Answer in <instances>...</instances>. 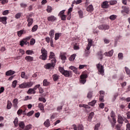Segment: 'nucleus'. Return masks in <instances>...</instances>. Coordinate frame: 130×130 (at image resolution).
Here are the masks:
<instances>
[{
  "label": "nucleus",
  "instance_id": "3c124183",
  "mask_svg": "<svg viewBox=\"0 0 130 130\" xmlns=\"http://www.w3.org/2000/svg\"><path fill=\"white\" fill-rule=\"evenodd\" d=\"M87 66V65L86 64H83V65L80 64L79 65V70H82V69H84V67H86Z\"/></svg>",
  "mask_w": 130,
  "mask_h": 130
},
{
  "label": "nucleus",
  "instance_id": "c9c22d12",
  "mask_svg": "<svg viewBox=\"0 0 130 130\" xmlns=\"http://www.w3.org/2000/svg\"><path fill=\"white\" fill-rule=\"evenodd\" d=\"M52 6H50L49 5H48L47 7V12L48 13H51V12H52Z\"/></svg>",
  "mask_w": 130,
  "mask_h": 130
},
{
  "label": "nucleus",
  "instance_id": "2f4dec72",
  "mask_svg": "<svg viewBox=\"0 0 130 130\" xmlns=\"http://www.w3.org/2000/svg\"><path fill=\"white\" fill-rule=\"evenodd\" d=\"M38 29V24H35V25H34V26H32V29H31V31L32 32H35L36 31H37Z\"/></svg>",
  "mask_w": 130,
  "mask_h": 130
},
{
  "label": "nucleus",
  "instance_id": "f03ea898",
  "mask_svg": "<svg viewBox=\"0 0 130 130\" xmlns=\"http://www.w3.org/2000/svg\"><path fill=\"white\" fill-rule=\"evenodd\" d=\"M34 84L32 81H29L28 82H23L19 85V87L21 89H26V87H31Z\"/></svg>",
  "mask_w": 130,
  "mask_h": 130
},
{
  "label": "nucleus",
  "instance_id": "dca6fc26",
  "mask_svg": "<svg viewBox=\"0 0 130 130\" xmlns=\"http://www.w3.org/2000/svg\"><path fill=\"white\" fill-rule=\"evenodd\" d=\"M88 44L86 47V49H89V50L91 48V46H92V40H91L90 39H88Z\"/></svg>",
  "mask_w": 130,
  "mask_h": 130
},
{
  "label": "nucleus",
  "instance_id": "6ab92c4d",
  "mask_svg": "<svg viewBox=\"0 0 130 130\" xmlns=\"http://www.w3.org/2000/svg\"><path fill=\"white\" fill-rule=\"evenodd\" d=\"M102 7H103V9H108V8L109 7L108 1H105L104 2H103L102 4Z\"/></svg>",
  "mask_w": 130,
  "mask_h": 130
},
{
  "label": "nucleus",
  "instance_id": "49530a36",
  "mask_svg": "<svg viewBox=\"0 0 130 130\" xmlns=\"http://www.w3.org/2000/svg\"><path fill=\"white\" fill-rule=\"evenodd\" d=\"M76 54H72V55H71L70 58H69V60L74 61L76 57Z\"/></svg>",
  "mask_w": 130,
  "mask_h": 130
},
{
  "label": "nucleus",
  "instance_id": "1a4fd4ad",
  "mask_svg": "<svg viewBox=\"0 0 130 130\" xmlns=\"http://www.w3.org/2000/svg\"><path fill=\"white\" fill-rule=\"evenodd\" d=\"M72 127L74 128V130H83L84 127L83 125H79L78 127H77V125L74 124L72 125Z\"/></svg>",
  "mask_w": 130,
  "mask_h": 130
},
{
  "label": "nucleus",
  "instance_id": "f704fd0d",
  "mask_svg": "<svg viewBox=\"0 0 130 130\" xmlns=\"http://www.w3.org/2000/svg\"><path fill=\"white\" fill-rule=\"evenodd\" d=\"M44 67L46 70H49V69H51V63H47L44 66Z\"/></svg>",
  "mask_w": 130,
  "mask_h": 130
},
{
  "label": "nucleus",
  "instance_id": "0eeeda50",
  "mask_svg": "<svg viewBox=\"0 0 130 130\" xmlns=\"http://www.w3.org/2000/svg\"><path fill=\"white\" fill-rule=\"evenodd\" d=\"M129 7H128V6H122V10L121 11V13H122V14L123 13L129 14Z\"/></svg>",
  "mask_w": 130,
  "mask_h": 130
},
{
  "label": "nucleus",
  "instance_id": "9d476101",
  "mask_svg": "<svg viewBox=\"0 0 130 130\" xmlns=\"http://www.w3.org/2000/svg\"><path fill=\"white\" fill-rule=\"evenodd\" d=\"M7 17L4 16L3 17H0V22H2V23H3L4 24H7Z\"/></svg>",
  "mask_w": 130,
  "mask_h": 130
},
{
  "label": "nucleus",
  "instance_id": "c85d7f7f",
  "mask_svg": "<svg viewBox=\"0 0 130 130\" xmlns=\"http://www.w3.org/2000/svg\"><path fill=\"white\" fill-rule=\"evenodd\" d=\"M97 54L98 55H99V57H100L101 61H102L103 58V52L99 51V52L97 53Z\"/></svg>",
  "mask_w": 130,
  "mask_h": 130
},
{
  "label": "nucleus",
  "instance_id": "5701e85b",
  "mask_svg": "<svg viewBox=\"0 0 130 130\" xmlns=\"http://www.w3.org/2000/svg\"><path fill=\"white\" fill-rule=\"evenodd\" d=\"M43 51L44 52V55L45 56V60H47L48 57V51L45 49V48H43Z\"/></svg>",
  "mask_w": 130,
  "mask_h": 130
},
{
  "label": "nucleus",
  "instance_id": "412c9836",
  "mask_svg": "<svg viewBox=\"0 0 130 130\" xmlns=\"http://www.w3.org/2000/svg\"><path fill=\"white\" fill-rule=\"evenodd\" d=\"M34 21L33 18H31V17H30V19H27V26H31V25L34 23Z\"/></svg>",
  "mask_w": 130,
  "mask_h": 130
},
{
  "label": "nucleus",
  "instance_id": "37998d69",
  "mask_svg": "<svg viewBox=\"0 0 130 130\" xmlns=\"http://www.w3.org/2000/svg\"><path fill=\"white\" fill-rule=\"evenodd\" d=\"M109 18L110 19H111V20H115V19H116L117 16L116 15H111V16H110Z\"/></svg>",
  "mask_w": 130,
  "mask_h": 130
},
{
  "label": "nucleus",
  "instance_id": "052dcab7",
  "mask_svg": "<svg viewBox=\"0 0 130 130\" xmlns=\"http://www.w3.org/2000/svg\"><path fill=\"white\" fill-rule=\"evenodd\" d=\"M21 16V13H17V14H16L15 15V18L18 19L19 18H20Z\"/></svg>",
  "mask_w": 130,
  "mask_h": 130
},
{
  "label": "nucleus",
  "instance_id": "423d86ee",
  "mask_svg": "<svg viewBox=\"0 0 130 130\" xmlns=\"http://www.w3.org/2000/svg\"><path fill=\"white\" fill-rule=\"evenodd\" d=\"M110 25L109 24H107L106 23H105L104 24H100L99 25L98 28L99 30H109L110 29Z\"/></svg>",
  "mask_w": 130,
  "mask_h": 130
},
{
  "label": "nucleus",
  "instance_id": "4be33fe9",
  "mask_svg": "<svg viewBox=\"0 0 130 130\" xmlns=\"http://www.w3.org/2000/svg\"><path fill=\"white\" fill-rule=\"evenodd\" d=\"M69 69L72 70L75 74H78V68L75 66H70Z\"/></svg>",
  "mask_w": 130,
  "mask_h": 130
},
{
  "label": "nucleus",
  "instance_id": "a19ab883",
  "mask_svg": "<svg viewBox=\"0 0 130 130\" xmlns=\"http://www.w3.org/2000/svg\"><path fill=\"white\" fill-rule=\"evenodd\" d=\"M90 53V51H89V49H86L85 50L84 55L85 56H88Z\"/></svg>",
  "mask_w": 130,
  "mask_h": 130
},
{
  "label": "nucleus",
  "instance_id": "8fccbe9b",
  "mask_svg": "<svg viewBox=\"0 0 130 130\" xmlns=\"http://www.w3.org/2000/svg\"><path fill=\"white\" fill-rule=\"evenodd\" d=\"M109 3L111 5H114L115 4H117V1L116 0H112L110 1Z\"/></svg>",
  "mask_w": 130,
  "mask_h": 130
},
{
  "label": "nucleus",
  "instance_id": "13d9d810",
  "mask_svg": "<svg viewBox=\"0 0 130 130\" xmlns=\"http://www.w3.org/2000/svg\"><path fill=\"white\" fill-rule=\"evenodd\" d=\"M32 14L31 13H30L28 15H26V18L27 20V19H30V18L32 17Z\"/></svg>",
  "mask_w": 130,
  "mask_h": 130
},
{
  "label": "nucleus",
  "instance_id": "09e8293b",
  "mask_svg": "<svg viewBox=\"0 0 130 130\" xmlns=\"http://www.w3.org/2000/svg\"><path fill=\"white\" fill-rule=\"evenodd\" d=\"M82 0H77V1L74 0V1H73V4L78 5V4H80V3H82Z\"/></svg>",
  "mask_w": 130,
  "mask_h": 130
},
{
  "label": "nucleus",
  "instance_id": "a211bd4d",
  "mask_svg": "<svg viewBox=\"0 0 130 130\" xmlns=\"http://www.w3.org/2000/svg\"><path fill=\"white\" fill-rule=\"evenodd\" d=\"M38 107L39 108H40L41 111H42V112H45L44 109V105H43V104H42V103H40L38 104Z\"/></svg>",
  "mask_w": 130,
  "mask_h": 130
},
{
  "label": "nucleus",
  "instance_id": "bb28decb",
  "mask_svg": "<svg viewBox=\"0 0 130 130\" xmlns=\"http://www.w3.org/2000/svg\"><path fill=\"white\" fill-rule=\"evenodd\" d=\"M54 33H55V31L53 29L50 30V31H49V36L51 37V38H53L54 36Z\"/></svg>",
  "mask_w": 130,
  "mask_h": 130
},
{
  "label": "nucleus",
  "instance_id": "bf43d9fd",
  "mask_svg": "<svg viewBox=\"0 0 130 130\" xmlns=\"http://www.w3.org/2000/svg\"><path fill=\"white\" fill-rule=\"evenodd\" d=\"M30 128H31V125H30V124L27 125L24 127V130H29V129H30Z\"/></svg>",
  "mask_w": 130,
  "mask_h": 130
},
{
  "label": "nucleus",
  "instance_id": "69168bd1",
  "mask_svg": "<svg viewBox=\"0 0 130 130\" xmlns=\"http://www.w3.org/2000/svg\"><path fill=\"white\" fill-rule=\"evenodd\" d=\"M114 116H115V113L114 111H112L111 112V117H112L113 121V118Z\"/></svg>",
  "mask_w": 130,
  "mask_h": 130
},
{
  "label": "nucleus",
  "instance_id": "b1692460",
  "mask_svg": "<svg viewBox=\"0 0 130 130\" xmlns=\"http://www.w3.org/2000/svg\"><path fill=\"white\" fill-rule=\"evenodd\" d=\"M13 106L15 108H17L18 104V100L17 99H15L13 102Z\"/></svg>",
  "mask_w": 130,
  "mask_h": 130
},
{
  "label": "nucleus",
  "instance_id": "f8f14e48",
  "mask_svg": "<svg viewBox=\"0 0 130 130\" xmlns=\"http://www.w3.org/2000/svg\"><path fill=\"white\" fill-rule=\"evenodd\" d=\"M86 11H87V12H89V13L93 12V11H94L93 5H92V4L88 5L86 8Z\"/></svg>",
  "mask_w": 130,
  "mask_h": 130
},
{
  "label": "nucleus",
  "instance_id": "4d7b16f0",
  "mask_svg": "<svg viewBox=\"0 0 130 130\" xmlns=\"http://www.w3.org/2000/svg\"><path fill=\"white\" fill-rule=\"evenodd\" d=\"M100 126H101L100 123H98L94 126V130H99V127H100Z\"/></svg>",
  "mask_w": 130,
  "mask_h": 130
},
{
  "label": "nucleus",
  "instance_id": "e2e57ef3",
  "mask_svg": "<svg viewBox=\"0 0 130 130\" xmlns=\"http://www.w3.org/2000/svg\"><path fill=\"white\" fill-rule=\"evenodd\" d=\"M78 14L79 15V17L80 18H82L83 16V13L82 12V11L80 10L78 11Z\"/></svg>",
  "mask_w": 130,
  "mask_h": 130
},
{
  "label": "nucleus",
  "instance_id": "79ce46f5",
  "mask_svg": "<svg viewBox=\"0 0 130 130\" xmlns=\"http://www.w3.org/2000/svg\"><path fill=\"white\" fill-rule=\"evenodd\" d=\"M94 116V112H91L88 116V120H92V117Z\"/></svg>",
  "mask_w": 130,
  "mask_h": 130
},
{
  "label": "nucleus",
  "instance_id": "4c0bfd02",
  "mask_svg": "<svg viewBox=\"0 0 130 130\" xmlns=\"http://www.w3.org/2000/svg\"><path fill=\"white\" fill-rule=\"evenodd\" d=\"M19 127H21V128H22V129H23V128L25 127V123L23 121H21L18 124Z\"/></svg>",
  "mask_w": 130,
  "mask_h": 130
},
{
  "label": "nucleus",
  "instance_id": "c03bdc74",
  "mask_svg": "<svg viewBox=\"0 0 130 130\" xmlns=\"http://www.w3.org/2000/svg\"><path fill=\"white\" fill-rule=\"evenodd\" d=\"M12 106V103H11V102L8 101L7 103V109H11Z\"/></svg>",
  "mask_w": 130,
  "mask_h": 130
},
{
  "label": "nucleus",
  "instance_id": "338daca9",
  "mask_svg": "<svg viewBox=\"0 0 130 130\" xmlns=\"http://www.w3.org/2000/svg\"><path fill=\"white\" fill-rule=\"evenodd\" d=\"M26 54H32L34 53L33 50H26Z\"/></svg>",
  "mask_w": 130,
  "mask_h": 130
},
{
  "label": "nucleus",
  "instance_id": "39448f33",
  "mask_svg": "<svg viewBox=\"0 0 130 130\" xmlns=\"http://www.w3.org/2000/svg\"><path fill=\"white\" fill-rule=\"evenodd\" d=\"M87 77L88 76L86 74H83L82 75H81L80 79V83H82L83 84H84L85 82H86L87 81L86 79Z\"/></svg>",
  "mask_w": 130,
  "mask_h": 130
},
{
  "label": "nucleus",
  "instance_id": "ea45409f",
  "mask_svg": "<svg viewBox=\"0 0 130 130\" xmlns=\"http://www.w3.org/2000/svg\"><path fill=\"white\" fill-rule=\"evenodd\" d=\"M40 86V84H36L34 87V94L36 93V90L37 89H39V87Z\"/></svg>",
  "mask_w": 130,
  "mask_h": 130
},
{
  "label": "nucleus",
  "instance_id": "cd10ccee",
  "mask_svg": "<svg viewBox=\"0 0 130 130\" xmlns=\"http://www.w3.org/2000/svg\"><path fill=\"white\" fill-rule=\"evenodd\" d=\"M25 32L26 31H25L24 30H20V31H17V35L18 36L20 37L21 36H22V34H23V33H25Z\"/></svg>",
  "mask_w": 130,
  "mask_h": 130
},
{
  "label": "nucleus",
  "instance_id": "864d4df0",
  "mask_svg": "<svg viewBox=\"0 0 130 130\" xmlns=\"http://www.w3.org/2000/svg\"><path fill=\"white\" fill-rule=\"evenodd\" d=\"M96 103V101H92V102L88 103V105H89V106H93L94 105H95Z\"/></svg>",
  "mask_w": 130,
  "mask_h": 130
},
{
  "label": "nucleus",
  "instance_id": "a18cd8bd",
  "mask_svg": "<svg viewBox=\"0 0 130 130\" xmlns=\"http://www.w3.org/2000/svg\"><path fill=\"white\" fill-rule=\"evenodd\" d=\"M92 96H93L92 91L88 92V94H87V98H92Z\"/></svg>",
  "mask_w": 130,
  "mask_h": 130
},
{
  "label": "nucleus",
  "instance_id": "ddd939ff",
  "mask_svg": "<svg viewBox=\"0 0 130 130\" xmlns=\"http://www.w3.org/2000/svg\"><path fill=\"white\" fill-rule=\"evenodd\" d=\"M61 59L62 60V63H65L66 60H67V56L65 53H62L60 54Z\"/></svg>",
  "mask_w": 130,
  "mask_h": 130
},
{
  "label": "nucleus",
  "instance_id": "0e129e2a",
  "mask_svg": "<svg viewBox=\"0 0 130 130\" xmlns=\"http://www.w3.org/2000/svg\"><path fill=\"white\" fill-rule=\"evenodd\" d=\"M27 4H26L25 3H20V7H23L24 9H25V7H27Z\"/></svg>",
  "mask_w": 130,
  "mask_h": 130
},
{
  "label": "nucleus",
  "instance_id": "680f3d73",
  "mask_svg": "<svg viewBox=\"0 0 130 130\" xmlns=\"http://www.w3.org/2000/svg\"><path fill=\"white\" fill-rule=\"evenodd\" d=\"M35 43L36 40H35V39H31V40H30V45H35Z\"/></svg>",
  "mask_w": 130,
  "mask_h": 130
},
{
  "label": "nucleus",
  "instance_id": "20e7f679",
  "mask_svg": "<svg viewBox=\"0 0 130 130\" xmlns=\"http://www.w3.org/2000/svg\"><path fill=\"white\" fill-rule=\"evenodd\" d=\"M31 37V36H27V37H26L25 39H24L23 40H22V41H21L20 45L21 46V47H23L24 45H29V42H27V41H29Z\"/></svg>",
  "mask_w": 130,
  "mask_h": 130
},
{
  "label": "nucleus",
  "instance_id": "e433bc0d",
  "mask_svg": "<svg viewBox=\"0 0 130 130\" xmlns=\"http://www.w3.org/2000/svg\"><path fill=\"white\" fill-rule=\"evenodd\" d=\"M118 57L119 60H122L123 58V53H122V52H119L118 54Z\"/></svg>",
  "mask_w": 130,
  "mask_h": 130
},
{
  "label": "nucleus",
  "instance_id": "58836bf2",
  "mask_svg": "<svg viewBox=\"0 0 130 130\" xmlns=\"http://www.w3.org/2000/svg\"><path fill=\"white\" fill-rule=\"evenodd\" d=\"M125 72L126 73L127 75H128V76H129V77H130V70H129V68H128V67H127L126 66H125Z\"/></svg>",
  "mask_w": 130,
  "mask_h": 130
},
{
  "label": "nucleus",
  "instance_id": "5fc2aeb1",
  "mask_svg": "<svg viewBox=\"0 0 130 130\" xmlns=\"http://www.w3.org/2000/svg\"><path fill=\"white\" fill-rule=\"evenodd\" d=\"M118 122L119 123V124H123V118L122 117H118Z\"/></svg>",
  "mask_w": 130,
  "mask_h": 130
},
{
  "label": "nucleus",
  "instance_id": "de8ad7c7",
  "mask_svg": "<svg viewBox=\"0 0 130 130\" xmlns=\"http://www.w3.org/2000/svg\"><path fill=\"white\" fill-rule=\"evenodd\" d=\"M18 121H19V120H18V117H16L14 121V124L15 126H18Z\"/></svg>",
  "mask_w": 130,
  "mask_h": 130
},
{
  "label": "nucleus",
  "instance_id": "473e14b6",
  "mask_svg": "<svg viewBox=\"0 0 130 130\" xmlns=\"http://www.w3.org/2000/svg\"><path fill=\"white\" fill-rule=\"evenodd\" d=\"M58 70H59V71L60 72V73H61V74H62V75H63L64 76V69L63 67H59L58 68Z\"/></svg>",
  "mask_w": 130,
  "mask_h": 130
},
{
  "label": "nucleus",
  "instance_id": "603ef678",
  "mask_svg": "<svg viewBox=\"0 0 130 130\" xmlns=\"http://www.w3.org/2000/svg\"><path fill=\"white\" fill-rule=\"evenodd\" d=\"M3 15H4V16L6 17V15H8V14H9V11L8 10H6L5 11H4V12H3Z\"/></svg>",
  "mask_w": 130,
  "mask_h": 130
},
{
  "label": "nucleus",
  "instance_id": "aec40b11",
  "mask_svg": "<svg viewBox=\"0 0 130 130\" xmlns=\"http://www.w3.org/2000/svg\"><path fill=\"white\" fill-rule=\"evenodd\" d=\"M16 72L15 71H12V70H10V71H8L6 73V76H12V75H14L15 74Z\"/></svg>",
  "mask_w": 130,
  "mask_h": 130
},
{
  "label": "nucleus",
  "instance_id": "9b49d317",
  "mask_svg": "<svg viewBox=\"0 0 130 130\" xmlns=\"http://www.w3.org/2000/svg\"><path fill=\"white\" fill-rule=\"evenodd\" d=\"M72 75V72L71 71H65L64 70V76L65 77H70Z\"/></svg>",
  "mask_w": 130,
  "mask_h": 130
},
{
  "label": "nucleus",
  "instance_id": "7ed1b4c3",
  "mask_svg": "<svg viewBox=\"0 0 130 130\" xmlns=\"http://www.w3.org/2000/svg\"><path fill=\"white\" fill-rule=\"evenodd\" d=\"M96 66L99 72V74H100L101 75H102V76H104L105 73L104 65H102L101 63H99L98 64H96Z\"/></svg>",
  "mask_w": 130,
  "mask_h": 130
},
{
  "label": "nucleus",
  "instance_id": "72a5a7b5",
  "mask_svg": "<svg viewBox=\"0 0 130 130\" xmlns=\"http://www.w3.org/2000/svg\"><path fill=\"white\" fill-rule=\"evenodd\" d=\"M27 94H35L34 93V87L33 88H28L27 91Z\"/></svg>",
  "mask_w": 130,
  "mask_h": 130
},
{
  "label": "nucleus",
  "instance_id": "f3484780",
  "mask_svg": "<svg viewBox=\"0 0 130 130\" xmlns=\"http://www.w3.org/2000/svg\"><path fill=\"white\" fill-rule=\"evenodd\" d=\"M41 51L42 54L41 55H40L39 58H41V59L43 60V61H45L46 59H45V58L44 53V51H43V48H42V49L41 50Z\"/></svg>",
  "mask_w": 130,
  "mask_h": 130
},
{
  "label": "nucleus",
  "instance_id": "7c9ffc66",
  "mask_svg": "<svg viewBox=\"0 0 130 130\" xmlns=\"http://www.w3.org/2000/svg\"><path fill=\"white\" fill-rule=\"evenodd\" d=\"M61 35V33H55V41H57L59 40L60 36Z\"/></svg>",
  "mask_w": 130,
  "mask_h": 130
},
{
  "label": "nucleus",
  "instance_id": "c756f323",
  "mask_svg": "<svg viewBox=\"0 0 130 130\" xmlns=\"http://www.w3.org/2000/svg\"><path fill=\"white\" fill-rule=\"evenodd\" d=\"M43 83L44 86H48L50 84V82L48 81L47 79H44V80H43Z\"/></svg>",
  "mask_w": 130,
  "mask_h": 130
},
{
  "label": "nucleus",
  "instance_id": "393cba45",
  "mask_svg": "<svg viewBox=\"0 0 130 130\" xmlns=\"http://www.w3.org/2000/svg\"><path fill=\"white\" fill-rule=\"evenodd\" d=\"M52 77L54 81H57V80H58V79L59 78V76L57 74H54V75H53Z\"/></svg>",
  "mask_w": 130,
  "mask_h": 130
},
{
  "label": "nucleus",
  "instance_id": "6e6552de",
  "mask_svg": "<svg viewBox=\"0 0 130 130\" xmlns=\"http://www.w3.org/2000/svg\"><path fill=\"white\" fill-rule=\"evenodd\" d=\"M47 20L48 21L53 22L54 21H56V20H57V18L56 17L53 16V15H51L50 16H48V17H47Z\"/></svg>",
  "mask_w": 130,
  "mask_h": 130
},
{
  "label": "nucleus",
  "instance_id": "4468645a",
  "mask_svg": "<svg viewBox=\"0 0 130 130\" xmlns=\"http://www.w3.org/2000/svg\"><path fill=\"white\" fill-rule=\"evenodd\" d=\"M25 60L27 62H32V61H34V57L33 56H30V55H27L25 57Z\"/></svg>",
  "mask_w": 130,
  "mask_h": 130
},
{
  "label": "nucleus",
  "instance_id": "774afa93",
  "mask_svg": "<svg viewBox=\"0 0 130 130\" xmlns=\"http://www.w3.org/2000/svg\"><path fill=\"white\" fill-rule=\"evenodd\" d=\"M126 130H130V123H128L127 124H126Z\"/></svg>",
  "mask_w": 130,
  "mask_h": 130
},
{
  "label": "nucleus",
  "instance_id": "6e6d98bb",
  "mask_svg": "<svg viewBox=\"0 0 130 130\" xmlns=\"http://www.w3.org/2000/svg\"><path fill=\"white\" fill-rule=\"evenodd\" d=\"M17 80H14V81H13L12 82V87H16L17 84Z\"/></svg>",
  "mask_w": 130,
  "mask_h": 130
},
{
  "label": "nucleus",
  "instance_id": "2eb2a0df",
  "mask_svg": "<svg viewBox=\"0 0 130 130\" xmlns=\"http://www.w3.org/2000/svg\"><path fill=\"white\" fill-rule=\"evenodd\" d=\"M113 53H114V50L113 49H112V50L108 51V52H105L104 54L106 56H112Z\"/></svg>",
  "mask_w": 130,
  "mask_h": 130
},
{
  "label": "nucleus",
  "instance_id": "f257e3e1",
  "mask_svg": "<svg viewBox=\"0 0 130 130\" xmlns=\"http://www.w3.org/2000/svg\"><path fill=\"white\" fill-rule=\"evenodd\" d=\"M49 60H51V67H54L56 65V63L57 62V60L56 59L55 54L53 51H51L50 52V55L49 56Z\"/></svg>",
  "mask_w": 130,
  "mask_h": 130
},
{
  "label": "nucleus",
  "instance_id": "a878e982",
  "mask_svg": "<svg viewBox=\"0 0 130 130\" xmlns=\"http://www.w3.org/2000/svg\"><path fill=\"white\" fill-rule=\"evenodd\" d=\"M44 125L46 126V127H49L50 126V122L49 119H47L44 123Z\"/></svg>",
  "mask_w": 130,
  "mask_h": 130
}]
</instances>
